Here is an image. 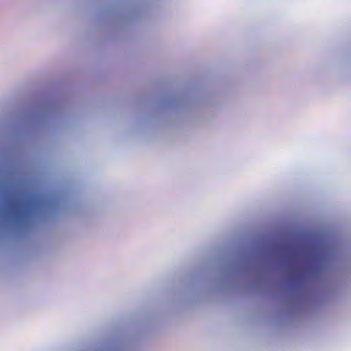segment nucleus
<instances>
[{
	"label": "nucleus",
	"instance_id": "f257e3e1",
	"mask_svg": "<svg viewBox=\"0 0 351 351\" xmlns=\"http://www.w3.org/2000/svg\"><path fill=\"white\" fill-rule=\"evenodd\" d=\"M36 204L27 199L10 197L6 201L7 211L14 217H21L25 215Z\"/></svg>",
	"mask_w": 351,
	"mask_h": 351
}]
</instances>
